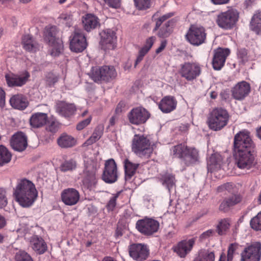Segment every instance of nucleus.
Masks as SVG:
<instances>
[{
    "label": "nucleus",
    "mask_w": 261,
    "mask_h": 261,
    "mask_svg": "<svg viewBox=\"0 0 261 261\" xmlns=\"http://www.w3.org/2000/svg\"><path fill=\"white\" fill-rule=\"evenodd\" d=\"M9 102L12 108L19 110H24L29 105L27 99L22 94L12 96L9 100Z\"/></svg>",
    "instance_id": "29"
},
{
    "label": "nucleus",
    "mask_w": 261,
    "mask_h": 261,
    "mask_svg": "<svg viewBox=\"0 0 261 261\" xmlns=\"http://www.w3.org/2000/svg\"><path fill=\"white\" fill-rule=\"evenodd\" d=\"M194 261H215L214 252L208 249L200 250Z\"/></svg>",
    "instance_id": "37"
},
{
    "label": "nucleus",
    "mask_w": 261,
    "mask_h": 261,
    "mask_svg": "<svg viewBox=\"0 0 261 261\" xmlns=\"http://www.w3.org/2000/svg\"><path fill=\"white\" fill-rule=\"evenodd\" d=\"M148 51V50H147V49L143 47H142L140 49L138 55L135 61V67H136L137 65L142 61V60L144 58V57L145 56V55L147 54Z\"/></svg>",
    "instance_id": "53"
},
{
    "label": "nucleus",
    "mask_w": 261,
    "mask_h": 261,
    "mask_svg": "<svg viewBox=\"0 0 261 261\" xmlns=\"http://www.w3.org/2000/svg\"><path fill=\"white\" fill-rule=\"evenodd\" d=\"M83 28L87 32H90L100 26L99 18L94 14L88 13L82 17Z\"/></svg>",
    "instance_id": "25"
},
{
    "label": "nucleus",
    "mask_w": 261,
    "mask_h": 261,
    "mask_svg": "<svg viewBox=\"0 0 261 261\" xmlns=\"http://www.w3.org/2000/svg\"><path fill=\"white\" fill-rule=\"evenodd\" d=\"M76 167V162L73 160H69L62 163L60 165V169L62 172H67L75 169Z\"/></svg>",
    "instance_id": "46"
},
{
    "label": "nucleus",
    "mask_w": 261,
    "mask_h": 261,
    "mask_svg": "<svg viewBox=\"0 0 261 261\" xmlns=\"http://www.w3.org/2000/svg\"><path fill=\"white\" fill-rule=\"evenodd\" d=\"M87 45L84 35L82 33L75 32L70 40V49L75 53H80L86 48Z\"/></svg>",
    "instance_id": "20"
},
{
    "label": "nucleus",
    "mask_w": 261,
    "mask_h": 261,
    "mask_svg": "<svg viewBox=\"0 0 261 261\" xmlns=\"http://www.w3.org/2000/svg\"><path fill=\"white\" fill-rule=\"evenodd\" d=\"M250 84L244 81L238 82L231 90L232 97L237 100H244L250 93Z\"/></svg>",
    "instance_id": "16"
},
{
    "label": "nucleus",
    "mask_w": 261,
    "mask_h": 261,
    "mask_svg": "<svg viewBox=\"0 0 261 261\" xmlns=\"http://www.w3.org/2000/svg\"><path fill=\"white\" fill-rule=\"evenodd\" d=\"M239 13L236 10L229 9L219 13L217 17L216 22L218 25L225 30L231 29L238 20Z\"/></svg>",
    "instance_id": "7"
},
{
    "label": "nucleus",
    "mask_w": 261,
    "mask_h": 261,
    "mask_svg": "<svg viewBox=\"0 0 261 261\" xmlns=\"http://www.w3.org/2000/svg\"><path fill=\"white\" fill-rule=\"evenodd\" d=\"M250 225L253 229L261 230V211L251 219Z\"/></svg>",
    "instance_id": "47"
},
{
    "label": "nucleus",
    "mask_w": 261,
    "mask_h": 261,
    "mask_svg": "<svg viewBox=\"0 0 261 261\" xmlns=\"http://www.w3.org/2000/svg\"><path fill=\"white\" fill-rule=\"evenodd\" d=\"M47 119V115L46 113L41 112L34 113L30 118V125L34 128L42 127L46 124Z\"/></svg>",
    "instance_id": "30"
},
{
    "label": "nucleus",
    "mask_w": 261,
    "mask_h": 261,
    "mask_svg": "<svg viewBox=\"0 0 261 261\" xmlns=\"http://www.w3.org/2000/svg\"><path fill=\"white\" fill-rule=\"evenodd\" d=\"M58 30L55 26L47 27L44 32V39L50 46V55L58 56L62 51L63 44L61 40L57 38Z\"/></svg>",
    "instance_id": "5"
},
{
    "label": "nucleus",
    "mask_w": 261,
    "mask_h": 261,
    "mask_svg": "<svg viewBox=\"0 0 261 261\" xmlns=\"http://www.w3.org/2000/svg\"><path fill=\"white\" fill-rule=\"evenodd\" d=\"M123 163L125 169V179L126 180H129L136 173L139 164L133 163L128 159H125Z\"/></svg>",
    "instance_id": "33"
},
{
    "label": "nucleus",
    "mask_w": 261,
    "mask_h": 261,
    "mask_svg": "<svg viewBox=\"0 0 261 261\" xmlns=\"http://www.w3.org/2000/svg\"><path fill=\"white\" fill-rule=\"evenodd\" d=\"M174 24L173 20H170L166 22L160 29L158 32V35L160 38H166L169 36L170 34V26Z\"/></svg>",
    "instance_id": "44"
},
{
    "label": "nucleus",
    "mask_w": 261,
    "mask_h": 261,
    "mask_svg": "<svg viewBox=\"0 0 261 261\" xmlns=\"http://www.w3.org/2000/svg\"><path fill=\"white\" fill-rule=\"evenodd\" d=\"M102 73L103 82H109L117 76V72L112 66H102Z\"/></svg>",
    "instance_id": "36"
},
{
    "label": "nucleus",
    "mask_w": 261,
    "mask_h": 261,
    "mask_svg": "<svg viewBox=\"0 0 261 261\" xmlns=\"http://www.w3.org/2000/svg\"><path fill=\"white\" fill-rule=\"evenodd\" d=\"M177 106L176 99L171 96L164 97L160 102L159 108L164 113H169L174 110Z\"/></svg>",
    "instance_id": "26"
},
{
    "label": "nucleus",
    "mask_w": 261,
    "mask_h": 261,
    "mask_svg": "<svg viewBox=\"0 0 261 261\" xmlns=\"http://www.w3.org/2000/svg\"><path fill=\"white\" fill-rule=\"evenodd\" d=\"M233 147V152L253 151L255 145L250 137V133L247 130L238 133L234 137Z\"/></svg>",
    "instance_id": "6"
},
{
    "label": "nucleus",
    "mask_w": 261,
    "mask_h": 261,
    "mask_svg": "<svg viewBox=\"0 0 261 261\" xmlns=\"http://www.w3.org/2000/svg\"><path fill=\"white\" fill-rule=\"evenodd\" d=\"M12 154L8 149L0 145V166L8 163L11 160Z\"/></svg>",
    "instance_id": "43"
},
{
    "label": "nucleus",
    "mask_w": 261,
    "mask_h": 261,
    "mask_svg": "<svg viewBox=\"0 0 261 261\" xmlns=\"http://www.w3.org/2000/svg\"><path fill=\"white\" fill-rule=\"evenodd\" d=\"M6 93L4 90L0 88V107L3 108L5 105Z\"/></svg>",
    "instance_id": "61"
},
{
    "label": "nucleus",
    "mask_w": 261,
    "mask_h": 261,
    "mask_svg": "<svg viewBox=\"0 0 261 261\" xmlns=\"http://www.w3.org/2000/svg\"><path fill=\"white\" fill-rule=\"evenodd\" d=\"M132 150L140 157L149 158L152 153L153 147L146 136L136 134L132 140Z\"/></svg>",
    "instance_id": "3"
},
{
    "label": "nucleus",
    "mask_w": 261,
    "mask_h": 261,
    "mask_svg": "<svg viewBox=\"0 0 261 261\" xmlns=\"http://www.w3.org/2000/svg\"><path fill=\"white\" fill-rule=\"evenodd\" d=\"M179 72L182 77L191 81L200 74L201 68L197 63L186 62L180 65Z\"/></svg>",
    "instance_id": "12"
},
{
    "label": "nucleus",
    "mask_w": 261,
    "mask_h": 261,
    "mask_svg": "<svg viewBox=\"0 0 261 261\" xmlns=\"http://www.w3.org/2000/svg\"><path fill=\"white\" fill-rule=\"evenodd\" d=\"M251 21L261 22V10H258L255 12Z\"/></svg>",
    "instance_id": "63"
},
{
    "label": "nucleus",
    "mask_w": 261,
    "mask_h": 261,
    "mask_svg": "<svg viewBox=\"0 0 261 261\" xmlns=\"http://www.w3.org/2000/svg\"><path fill=\"white\" fill-rule=\"evenodd\" d=\"M136 227L141 233L145 235H151L158 231L159 223L152 219L145 218L138 220Z\"/></svg>",
    "instance_id": "13"
},
{
    "label": "nucleus",
    "mask_w": 261,
    "mask_h": 261,
    "mask_svg": "<svg viewBox=\"0 0 261 261\" xmlns=\"http://www.w3.org/2000/svg\"><path fill=\"white\" fill-rule=\"evenodd\" d=\"M61 18L64 21H67L66 22L67 25L70 27L71 25L72 18L70 15L64 14L61 15Z\"/></svg>",
    "instance_id": "62"
},
{
    "label": "nucleus",
    "mask_w": 261,
    "mask_h": 261,
    "mask_svg": "<svg viewBox=\"0 0 261 261\" xmlns=\"http://www.w3.org/2000/svg\"><path fill=\"white\" fill-rule=\"evenodd\" d=\"M92 120V116L89 115L86 119L80 121L76 125V129L79 130H82L91 122Z\"/></svg>",
    "instance_id": "55"
},
{
    "label": "nucleus",
    "mask_w": 261,
    "mask_h": 261,
    "mask_svg": "<svg viewBox=\"0 0 261 261\" xmlns=\"http://www.w3.org/2000/svg\"><path fill=\"white\" fill-rule=\"evenodd\" d=\"M155 40L156 38L154 36L149 37L146 40L145 43L143 47L149 51V50L153 45Z\"/></svg>",
    "instance_id": "60"
},
{
    "label": "nucleus",
    "mask_w": 261,
    "mask_h": 261,
    "mask_svg": "<svg viewBox=\"0 0 261 261\" xmlns=\"http://www.w3.org/2000/svg\"><path fill=\"white\" fill-rule=\"evenodd\" d=\"M261 243L255 242L246 246L241 253V261H260Z\"/></svg>",
    "instance_id": "10"
},
{
    "label": "nucleus",
    "mask_w": 261,
    "mask_h": 261,
    "mask_svg": "<svg viewBox=\"0 0 261 261\" xmlns=\"http://www.w3.org/2000/svg\"><path fill=\"white\" fill-rule=\"evenodd\" d=\"M103 133V126L101 125H98L94 129L91 136L85 142L86 146L92 144L98 140L102 136Z\"/></svg>",
    "instance_id": "39"
},
{
    "label": "nucleus",
    "mask_w": 261,
    "mask_h": 261,
    "mask_svg": "<svg viewBox=\"0 0 261 261\" xmlns=\"http://www.w3.org/2000/svg\"><path fill=\"white\" fill-rule=\"evenodd\" d=\"M30 243L33 249L39 254L44 253L47 250V245L41 237L33 236L31 238Z\"/></svg>",
    "instance_id": "28"
},
{
    "label": "nucleus",
    "mask_w": 261,
    "mask_h": 261,
    "mask_svg": "<svg viewBox=\"0 0 261 261\" xmlns=\"http://www.w3.org/2000/svg\"><path fill=\"white\" fill-rule=\"evenodd\" d=\"M230 54L228 48H218L215 50L213 59V66L215 70H220L224 66L227 57Z\"/></svg>",
    "instance_id": "19"
},
{
    "label": "nucleus",
    "mask_w": 261,
    "mask_h": 261,
    "mask_svg": "<svg viewBox=\"0 0 261 261\" xmlns=\"http://www.w3.org/2000/svg\"><path fill=\"white\" fill-rule=\"evenodd\" d=\"M149 112L142 107L133 108L128 113L127 117L129 122L134 125H140L145 123L150 117Z\"/></svg>",
    "instance_id": "11"
},
{
    "label": "nucleus",
    "mask_w": 261,
    "mask_h": 261,
    "mask_svg": "<svg viewBox=\"0 0 261 261\" xmlns=\"http://www.w3.org/2000/svg\"><path fill=\"white\" fill-rule=\"evenodd\" d=\"M57 142L60 147L65 148L75 145L76 140L72 136L63 134L58 139Z\"/></svg>",
    "instance_id": "34"
},
{
    "label": "nucleus",
    "mask_w": 261,
    "mask_h": 261,
    "mask_svg": "<svg viewBox=\"0 0 261 261\" xmlns=\"http://www.w3.org/2000/svg\"><path fill=\"white\" fill-rule=\"evenodd\" d=\"M10 144L14 150L22 151L28 145L27 136L22 132H18L12 136Z\"/></svg>",
    "instance_id": "23"
},
{
    "label": "nucleus",
    "mask_w": 261,
    "mask_h": 261,
    "mask_svg": "<svg viewBox=\"0 0 261 261\" xmlns=\"http://www.w3.org/2000/svg\"><path fill=\"white\" fill-rule=\"evenodd\" d=\"M215 230L214 229H208L203 232L199 237V239L201 241H203L214 236L215 234Z\"/></svg>",
    "instance_id": "58"
},
{
    "label": "nucleus",
    "mask_w": 261,
    "mask_h": 261,
    "mask_svg": "<svg viewBox=\"0 0 261 261\" xmlns=\"http://www.w3.org/2000/svg\"><path fill=\"white\" fill-rule=\"evenodd\" d=\"M242 200V197L240 194H233L231 196L226 198L220 205L219 209L224 212L238 203Z\"/></svg>",
    "instance_id": "27"
},
{
    "label": "nucleus",
    "mask_w": 261,
    "mask_h": 261,
    "mask_svg": "<svg viewBox=\"0 0 261 261\" xmlns=\"http://www.w3.org/2000/svg\"><path fill=\"white\" fill-rule=\"evenodd\" d=\"M105 3L110 7L117 9L121 6V0H103Z\"/></svg>",
    "instance_id": "59"
},
{
    "label": "nucleus",
    "mask_w": 261,
    "mask_h": 261,
    "mask_svg": "<svg viewBox=\"0 0 261 261\" xmlns=\"http://www.w3.org/2000/svg\"><path fill=\"white\" fill-rule=\"evenodd\" d=\"M229 119V115L226 109L216 108L210 113L207 118V124L211 129L218 131L227 124Z\"/></svg>",
    "instance_id": "2"
},
{
    "label": "nucleus",
    "mask_w": 261,
    "mask_h": 261,
    "mask_svg": "<svg viewBox=\"0 0 261 261\" xmlns=\"http://www.w3.org/2000/svg\"><path fill=\"white\" fill-rule=\"evenodd\" d=\"M195 242L194 238L182 240L174 247V251L180 257H185L191 251Z\"/></svg>",
    "instance_id": "24"
},
{
    "label": "nucleus",
    "mask_w": 261,
    "mask_h": 261,
    "mask_svg": "<svg viewBox=\"0 0 261 261\" xmlns=\"http://www.w3.org/2000/svg\"><path fill=\"white\" fill-rule=\"evenodd\" d=\"M173 15V13H169L166 14L158 19H155V27L153 29V31H155L159 29V28L161 26L162 24L167 19L170 18Z\"/></svg>",
    "instance_id": "50"
},
{
    "label": "nucleus",
    "mask_w": 261,
    "mask_h": 261,
    "mask_svg": "<svg viewBox=\"0 0 261 261\" xmlns=\"http://www.w3.org/2000/svg\"><path fill=\"white\" fill-rule=\"evenodd\" d=\"M151 0H134L136 7L139 10L146 9L150 7Z\"/></svg>",
    "instance_id": "51"
},
{
    "label": "nucleus",
    "mask_w": 261,
    "mask_h": 261,
    "mask_svg": "<svg viewBox=\"0 0 261 261\" xmlns=\"http://www.w3.org/2000/svg\"><path fill=\"white\" fill-rule=\"evenodd\" d=\"M129 253L134 260L142 261L147 258L149 250L145 245L141 244H135L130 246Z\"/></svg>",
    "instance_id": "17"
},
{
    "label": "nucleus",
    "mask_w": 261,
    "mask_h": 261,
    "mask_svg": "<svg viewBox=\"0 0 261 261\" xmlns=\"http://www.w3.org/2000/svg\"><path fill=\"white\" fill-rule=\"evenodd\" d=\"M117 178L118 172L115 161L112 159L106 161L102 175V179L106 183L112 184L116 181Z\"/></svg>",
    "instance_id": "15"
},
{
    "label": "nucleus",
    "mask_w": 261,
    "mask_h": 261,
    "mask_svg": "<svg viewBox=\"0 0 261 261\" xmlns=\"http://www.w3.org/2000/svg\"><path fill=\"white\" fill-rule=\"evenodd\" d=\"M88 74L90 77L96 83H100L103 81L102 66L93 67Z\"/></svg>",
    "instance_id": "40"
},
{
    "label": "nucleus",
    "mask_w": 261,
    "mask_h": 261,
    "mask_svg": "<svg viewBox=\"0 0 261 261\" xmlns=\"http://www.w3.org/2000/svg\"><path fill=\"white\" fill-rule=\"evenodd\" d=\"M7 198L6 196V191L4 189L0 188V207L3 208L7 204Z\"/></svg>",
    "instance_id": "54"
},
{
    "label": "nucleus",
    "mask_w": 261,
    "mask_h": 261,
    "mask_svg": "<svg viewBox=\"0 0 261 261\" xmlns=\"http://www.w3.org/2000/svg\"><path fill=\"white\" fill-rule=\"evenodd\" d=\"M60 127V123L56 120L49 121L46 127V130L52 133L57 132Z\"/></svg>",
    "instance_id": "52"
},
{
    "label": "nucleus",
    "mask_w": 261,
    "mask_h": 261,
    "mask_svg": "<svg viewBox=\"0 0 261 261\" xmlns=\"http://www.w3.org/2000/svg\"><path fill=\"white\" fill-rule=\"evenodd\" d=\"M238 57L242 59L243 61L246 60L247 58V51L245 49H241L238 51Z\"/></svg>",
    "instance_id": "64"
},
{
    "label": "nucleus",
    "mask_w": 261,
    "mask_h": 261,
    "mask_svg": "<svg viewBox=\"0 0 261 261\" xmlns=\"http://www.w3.org/2000/svg\"><path fill=\"white\" fill-rule=\"evenodd\" d=\"M239 245L237 243H232L229 245L227 251V261H232L233 256L238 253Z\"/></svg>",
    "instance_id": "48"
},
{
    "label": "nucleus",
    "mask_w": 261,
    "mask_h": 261,
    "mask_svg": "<svg viewBox=\"0 0 261 261\" xmlns=\"http://www.w3.org/2000/svg\"><path fill=\"white\" fill-rule=\"evenodd\" d=\"M161 181L162 185L168 189L169 192H170L171 189L174 187L175 182L174 176L169 173L163 175L161 178Z\"/></svg>",
    "instance_id": "42"
},
{
    "label": "nucleus",
    "mask_w": 261,
    "mask_h": 261,
    "mask_svg": "<svg viewBox=\"0 0 261 261\" xmlns=\"http://www.w3.org/2000/svg\"><path fill=\"white\" fill-rule=\"evenodd\" d=\"M206 37V33L204 28L195 26H191L186 35L187 41L196 46L205 43Z\"/></svg>",
    "instance_id": "9"
},
{
    "label": "nucleus",
    "mask_w": 261,
    "mask_h": 261,
    "mask_svg": "<svg viewBox=\"0 0 261 261\" xmlns=\"http://www.w3.org/2000/svg\"><path fill=\"white\" fill-rule=\"evenodd\" d=\"M120 192H118L110 199L108 204L107 207L110 210H113L114 208L115 207L116 204V200L118 196H119Z\"/></svg>",
    "instance_id": "57"
},
{
    "label": "nucleus",
    "mask_w": 261,
    "mask_h": 261,
    "mask_svg": "<svg viewBox=\"0 0 261 261\" xmlns=\"http://www.w3.org/2000/svg\"><path fill=\"white\" fill-rule=\"evenodd\" d=\"M230 227V221L228 219H221L216 227V231L220 236H223L226 233Z\"/></svg>",
    "instance_id": "41"
},
{
    "label": "nucleus",
    "mask_w": 261,
    "mask_h": 261,
    "mask_svg": "<svg viewBox=\"0 0 261 261\" xmlns=\"http://www.w3.org/2000/svg\"><path fill=\"white\" fill-rule=\"evenodd\" d=\"M63 202L67 205H74L80 200V193L77 190L73 188H67L64 190L61 195Z\"/></svg>",
    "instance_id": "21"
},
{
    "label": "nucleus",
    "mask_w": 261,
    "mask_h": 261,
    "mask_svg": "<svg viewBox=\"0 0 261 261\" xmlns=\"http://www.w3.org/2000/svg\"><path fill=\"white\" fill-rule=\"evenodd\" d=\"M56 111L61 116L69 118L74 115L76 108L73 103L58 101L56 105Z\"/></svg>",
    "instance_id": "22"
},
{
    "label": "nucleus",
    "mask_w": 261,
    "mask_h": 261,
    "mask_svg": "<svg viewBox=\"0 0 261 261\" xmlns=\"http://www.w3.org/2000/svg\"><path fill=\"white\" fill-rule=\"evenodd\" d=\"M253 151H234L233 155L237 167L243 170H249L256 164Z\"/></svg>",
    "instance_id": "8"
},
{
    "label": "nucleus",
    "mask_w": 261,
    "mask_h": 261,
    "mask_svg": "<svg viewBox=\"0 0 261 261\" xmlns=\"http://www.w3.org/2000/svg\"><path fill=\"white\" fill-rule=\"evenodd\" d=\"M100 43L103 49H113L115 48L117 38L113 31L110 29L105 30L100 34Z\"/></svg>",
    "instance_id": "18"
},
{
    "label": "nucleus",
    "mask_w": 261,
    "mask_h": 261,
    "mask_svg": "<svg viewBox=\"0 0 261 261\" xmlns=\"http://www.w3.org/2000/svg\"><path fill=\"white\" fill-rule=\"evenodd\" d=\"M22 44L23 48L28 51L35 52L39 48L38 44L29 34L25 35L22 37Z\"/></svg>",
    "instance_id": "32"
},
{
    "label": "nucleus",
    "mask_w": 261,
    "mask_h": 261,
    "mask_svg": "<svg viewBox=\"0 0 261 261\" xmlns=\"http://www.w3.org/2000/svg\"><path fill=\"white\" fill-rule=\"evenodd\" d=\"M222 160L219 154H212L207 161V168L208 172H212L220 168Z\"/></svg>",
    "instance_id": "35"
},
{
    "label": "nucleus",
    "mask_w": 261,
    "mask_h": 261,
    "mask_svg": "<svg viewBox=\"0 0 261 261\" xmlns=\"http://www.w3.org/2000/svg\"><path fill=\"white\" fill-rule=\"evenodd\" d=\"M250 29L256 34H261V22L251 21Z\"/></svg>",
    "instance_id": "56"
},
{
    "label": "nucleus",
    "mask_w": 261,
    "mask_h": 261,
    "mask_svg": "<svg viewBox=\"0 0 261 261\" xmlns=\"http://www.w3.org/2000/svg\"><path fill=\"white\" fill-rule=\"evenodd\" d=\"M16 261H33L31 256L23 251H19L15 255Z\"/></svg>",
    "instance_id": "49"
},
{
    "label": "nucleus",
    "mask_w": 261,
    "mask_h": 261,
    "mask_svg": "<svg viewBox=\"0 0 261 261\" xmlns=\"http://www.w3.org/2000/svg\"><path fill=\"white\" fill-rule=\"evenodd\" d=\"M188 147L185 144L175 145L170 149L171 154L173 158L180 159L181 161Z\"/></svg>",
    "instance_id": "38"
},
{
    "label": "nucleus",
    "mask_w": 261,
    "mask_h": 261,
    "mask_svg": "<svg viewBox=\"0 0 261 261\" xmlns=\"http://www.w3.org/2000/svg\"><path fill=\"white\" fill-rule=\"evenodd\" d=\"M84 163L83 185L88 189L92 190L97 184L96 172L99 167V165L96 160L91 158H86Z\"/></svg>",
    "instance_id": "4"
},
{
    "label": "nucleus",
    "mask_w": 261,
    "mask_h": 261,
    "mask_svg": "<svg viewBox=\"0 0 261 261\" xmlns=\"http://www.w3.org/2000/svg\"><path fill=\"white\" fill-rule=\"evenodd\" d=\"M198 151L195 148L188 147L181 162L186 166H190L198 161Z\"/></svg>",
    "instance_id": "31"
},
{
    "label": "nucleus",
    "mask_w": 261,
    "mask_h": 261,
    "mask_svg": "<svg viewBox=\"0 0 261 261\" xmlns=\"http://www.w3.org/2000/svg\"><path fill=\"white\" fill-rule=\"evenodd\" d=\"M13 195L21 206L27 208L31 206L37 199L38 192L35 185L24 178L17 180Z\"/></svg>",
    "instance_id": "1"
},
{
    "label": "nucleus",
    "mask_w": 261,
    "mask_h": 261,
    "mask_svg": "<svg viewBox=\"0 0 261 261\" xmlns=\"http://www.w3.org/2000/svg\"><path fill=\"white\" fill-rule=\"evenodd\" d=\"M217 191L218 192L227 191L228 193L233 194L237 191V189L234 184L227 182L219 186L217 188Z\"/></svg>",
    "instance_id": "45"
},
{
    "label": "nucleus",
    "mask_w": 261,
    "mask_h": 261,
    "mask_svg": "<svg viewBox=\"0 0 261 261\" xmlns=\"http://www.w3.org/2000/svg\"><path fill=\"white\" fill-rule=\"evenodd\" d=\"M30 77V73L24 71L20 74L12 72L6 73L5 75L7 84L9 87H21L25 85Z\"/></svg>",
    "instance_id": "14"
}]
</instances>
